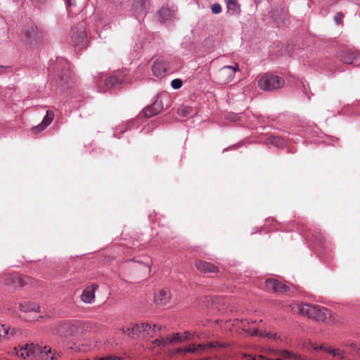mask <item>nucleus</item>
Wrapping results in <instances>:
<instances>
[{"label": "nucleus", "instance_id": "1", "mask_svg": "<svg viewBox=\"0 0 360 360\" xmlns=\"http://www.w3.org/2000/svg\"><path fill=\"white\" fill-rule=\"evenodd\" d=\"M295 306L299 314L318 321H323L330 315L329 311L321 306L309 304H295Z\"/></svg>", "mask_w": 360, "mask_h": 360}, {"label": "nucleus", "instance_id": "2", "mask_svg": "<svg viewBox=\"0 0 360 360\" xmlns=\"http://www.w3.org/2000/svg\"><path fill=\"white\" fill-rule=\"evenodd\" d=\"M284 85V79L278 76L265 75L258 81V86L264 91H274Z\"/></svg>", "mask_w": 360, "mask_h": 360}, {"label": "nucleus", "instance_id": "3", "mask_svg": "<svg viewBox=\"0 0 360 360\" xmlns=\"http://www.w3.org/2000/svg\"><path fill=\"white\" fill-rule=\"evenodd\" d=\"M239 70L237 63L235 66L226 65L221 68L215 75L216 82L219 84H226L231 82L235 77V73Z\"/></svg>", "mask_w": 360, "mask_h": 360}, {"label": "nucleus", "instance_id": "4", "mask_svg": "<svg viewBox=\"0 0 360 360\" xmlns=\"http://www.w3.org/2000/svg\"><path fill=\"white\" fill-rule=\"evenodd\" d=\"M86 42V34L84 24L80 23L71 30L70 43L74 46L83 47Z\"/></svg>", "mask_w": 360, "mask_h": 360}, {"label": "nucleus", "instance_id": "5", "mask_svg": "<svg viewBox=\"0 0 360 360\" xmlns=\"http://www.w3.org/2000/svg\"><path fill=\"white\" fill-rule=\"evenodd\" d=\"M162 328L161 326L154 324L153 327L148 323H141L133 324L131 327L127 328L128 335L132 337L139 336L142 333H146L148 335H151L155 333L156 329L160 330Z\"/></svg>", "mask_w": 360, "mask_h": 360}, {"label": "nucleus", "instance_id": "6", "mask_svg": "<svg viewBox=\"0 0 360 360\" xmlns=\"http://www.w3.org/2000/svg\"><path fill=\"white\" fill-rule=\"evenodd\" d=\"M32 278L27 276H22L18 274H9L7 276L6 283L13 284L16 287H25L32 283Z\"/></svg>", "mask_w": 360, "mask_h": 360}, {"label": "nucleus", "instance_id": "7", "mask_svg": "<svg viewBox=\"0 0 360 360\" xmlns=\"http://www.w3.org/2000/svg\"><path fill=\"white\" fill-rule=\"evenodd\" d=\"M265 287L267 290L278 293H285L290 290L289 286L274 278L266 279Z\"/></svg>", "mask_w": 360, "mask_h": 360}, {"label": "nucleus", "instance_id": "8", "mask_svg": "<svg viewBox=\"0 0 360 360\" xmlns=\"http://www.w3.org/2000/svg\"><path fill=\"white\" fill-rule=\"evenodd\" d=\"M82 323L78 321H73L72 322H64L61 323L63 328L67 329L66 330H59L58 333L61 335L68 336L79 333H82V330L80 329Z\"/></svg>", "mask_w": 360, "mask_h": 360}, {"label": "nucleus", "instance_id": "9", "mask_svg": "<svg viewBox=\"0 0 360 360\" xmlns=\"http://www.w3.org/2000/svg\"><path fill=\"white\" fill-rule=\"evenodd\" d=\"M54 116L53 111L51 110H47L42 122L39 124L32 128L33 133L37 134L44 130L52 122Z\"/></svg>", "mask_w": 360, "mask_h": 360}, {"label": "nucleus", "instance_id": "10", "mask_svg": "<svg viewBox=\"0 0 360 360\" xmlns=\"http://www.w3.org/2000/svg\"><path fill=\"white\" fill-rule=\"evenodd\" d=\"M195 266L198 271L204 274L218 272V267L217 266L203 260H196Z\"/></svg>", "mask_w": 360, "mask_h": 360}, {"label": "nucleus", "instance_id": "11", "mask_svg": "<svg viewBox=\"0 0 360 360\" xmlns=\"http://www.w3.org/2000/svg\"><path fill=\"white\" fill-rule=\"evenodd\" d=\"M162 109V101L157 100L151 105L144 108L143 114L145 117H150L160 113Z\"/></svg>", "mask_w": 360, "mask_h": 360}, {"label": "nucleus", "instance_id": "12", "mask_svg": "<svg viewBox=\"0 0 360 360\" xmlns=\"http://www.w3.org/2000/svg\"><path fill=\"white\" fill-rule=\"evenodd\" d=\"M23 32L25 37V40L30 43L39 40L42 36L37 27L34 26H31L26 30H24Z\"/></svg>", "mask_w": 360, "mask_h": 360}, {"label": "nucleus", "instance_id": "13", "mask_svg": "<svg viewBox=\"0 0 360 360\" xmlns=\"http://www.w3.org/2000/svg\"><path fill=\"white\" fill-rule=\"evenodd\" d=\"M98 285L94 284L91 287L84 289L81 295V300L85 303H91L95 298V291Z\"/></svg>", "mask_w": 360, "mask_h": 360}, {"label": "nucleus", "instance_id": "14", "mask_svg": "<svg viewBox=\"0 0 360 360\" xmlns=\"http://www.w3.org/2000/svg\"><path fill=\"white\" fill-rule=\"evenodd\" d=\"M152 70L153 74L158 77H162L164 76V74L167 70V63L162 59L156 60L153 66Z\"/></svg>", "mask_w": 360, "mask_h": 360}, {"label": "nucleus", "instance_id": "15", "mask_svg": "<svg viewBox=\"0 0 360 360\" xmlns=\"http://www.w3.org/2000/svg\"><path fill=\"white\" fill-rule=\"evenodd\" d=\"M171 298L170 292L167 290H161L156 292L154 296L155 302L158 305L167 304Z\"/></svg>", "mask_w": 360, "mask_h": 360}, {"label": "nucleus", "instance_id": "16", "mask_svg": "<svg viewBox=\"0 0 360 360\" xmlns=\"http://www.w3.org/2000/svg\"><path fill=\"white\" fill-rule=\"evenodd\" d=\"M359 53L352 51H345L340 53L339 58L345 64H352L356 60Z\"/></svg>", "mask_w": 360, "mask_h": 360}, {"label": "nucleus", "instance_id": "17", "mask_svg": "<svg viewBox=\"0 0 360 360\" xmlns=\"http://www.w3.org/2000/svg\"><path fill=\"white\" fill-rule=\"evenodd\" d=\"M25 347L30 356H35L39 353H45L46 354L51 353V349L46 350V347H44L43 349H41L39 345L32 343L30 345L27 344L25 345Z\"/></svg>", "mask_w": 360, "mask_h": 360}, {"label": "nucleus", "instance_id": "18", "mask_svg": "<svg viewBox=\"0 0 360 360\" xmlns=\"http://www.w3.org/2000/svg\"><path fill=\"white\" fill-rule=\"evenodd\" d=\"M146 8V0H134L133 11L137 18L145 12Z\"/></svg>", "mask_w": 360, "mask_h": 360}, {"label": "nucleus", "instance_id": "19", "mask_svg": "<svg viewBox=\"0 0 360 360\" xmlns=\"http://www.w3.org/2000/svg\"><path fill=\"white\" fill-rule=\"evenodd\" d=\"M179 336L178 334H173L172 337H166V338H156L155 342L157 343V345L158 347H167L170 343H174L176 341L179 340L177 337Z\"/></svg>", "mask_w": 360, "mask_h": 360}, {"label": "nucleus", "instance_id": "20", "mask_svg": "<svg viewBox=\"0 0 360 360\" xmlns=\"http://www.w3.org/2000/svg\"><path fill=\"white\" fill-rule=\"evenodd\" d=\"M20 309L24 312L38 311L39 306L34 302H25L20 304Z\"/></svg>", "mask_w": 360, "mask_h": 360}, {"label": "nucleus", "instance_id": "21", "mask_svg": "<svg viewBox=\"0 0 360 360\" xmlns=\"http://www.w3.org/2000/svg\"><path fill=\"white\" fill-rule=\"evenodd\" d=\"M226 4L228 12L231 14L239 13L240 8V5L238 4L237 0H224Z\"/></svg>", "mask_w": 360, "mask_h": 360}, {"label": "nucleus", "instance_id": "22", "mask_svg": "<svg viewBox=\"0 0 360 360\" xmlns=\"http://www.w3.org/2000/svg\"><path fill=\"white\" fill-rule=\"evenodd\" d=\"M123 79L116 76H112L107 78L105 81V84L108 88L116 87L122 83Z\"/></svg>", "mask_w": 360, "mask_h": 360}, {"label": "nucleus", "instance_id": "23", "mask_svg": "<svg viewBox=\"0 0 360 360\" xmlns=\"http://www.w3.org/2000/svg\"><path fill=\"white\" fill-rule=\"evenodd\" d=\"M269 142L276 147H282L285 144L284 140L278 136H271Z\"/></svg>", "mask_w": 360, "mask_h": 360}, {"label": "nucleus", "instance_id": "24", "mask_svg": "<svg viewBox=\"0 0 360 360\" xmlns=\"http://www.w3.org/2000/svg\"><path fill=\"white\" fill-rule=\"evenodd\" d=\"M1 328H2L1 331L4 333H2L1 336H3L4 338H9V334H11V335H14L17 333V329L15 328H6L4 326H2Z\"/></svg>", "mask_w": 360, "mask_h": 360}, {"label": "nucleus", "instance_id": "25", "mask_svg": "<svg viewBox=\"0 0 360 360\" xmlns=\"http://www.w3.org/2000/svg\"><path fill=\"white\" fill-rule=\"evenodd\" d=\"M176 334L179 335L177 338H179V340L176 341L175 342H182V341H185V340H191V335L189 331H186V332H184L182 334L179 333H176Z\"/></svg>", "mask_w": 360, "mask_h": 360}, {"label": "nucleus", "instance_id": "26", "mask_svg": "<svg viewBox=\"0 0 360 360\" xmlns=\"http://www.w3.org/2000/svg\"><path fill=\"white\" fill-rule=\"evenodd\" d=\"M177 112L181 117H188L191 114V108L188 107H181L178 109Z\"/></svg>", "mask_w": 360, "mask_h": 360}, {"label": "nucleus", "instance_id": "27", "mask_svg": "<svg viewBox=\"0 0 360 360\" xmlns=\"http://www.w3.org/2000/svg\"><path fill=\"white\" fill-rule=\"evenodd\" d=\"M159 13L164 20L169 19V18L172 15L171 11L165 8L160 9Z\"/></svg>", "mask_w": 360, "mask_h": 360}, {"label": "nucleus", "instance_id": "28", "mask_svg": "<svg viewBox=\"0 0 360 360\" xmlns=\"http://www.w3.org/2000/svg\"><path fill=\"white\" fill-rule=\"evenodd\" d=\"M280 355L283 358L286 359H292L295 358V355L293 354L290 353V352H288V350L280 351Z\"/></svg>", "mask_w": 360, "mask_h": 360}, {"label": "nucleus", "instance_id": "29", "mask_svg": "<svg viewBox=\"0 0 360 360\" xmlns=\"http://www.w3.org/2000/svg\"><path fill=\"white\" fill-rule=\"evenodd\" d=\"M183 84L182 80L180 79H175L172 81V87L174 89H178L181 87Z\"/></svg>", "mask_w": 360, "mask_h": 360}, {"label": "nucleus", "instance_id": "30", "mask_svg": "<svg viewBox=\"0 0 360 360\" xmlns=\"http://www.w3.org/2000/svg\"><path fill=\"white\" fill-rule=\"evenodd\" d=\"M211 9L214 14H219L221 11V7L219 4H213Z\"/></svg>", "mask_w": 360, "mask_h": 360}, {"label": "nucleus", "instance_id": "31", "mask_svg": "<svg viewBox=\"0 0 360 360\" xmlns=\"http://www.w3.org/2000/svg\"><path fill=\"white\" fill-rule=\"evenodd\" d=\"M331 354L334 356H339V357H340V359H343L344 358V352L342 350L339 349H331Z\"/></svg>", "mask_w": 360, "mask_h": 360}, {"label": "nucleus", "instance_id": "32", "mask_svg": "<svg viewBox=\"0 0 360 360\" xmlns=\"http://www.w3.org/2000/svg\"><path fill=\"white\" fill-rule=\"evenodd\" d=\"M146 347L150 349V350H153L156 347H158L157 345V343L155 342V340H148L147 342H146Z\"/></svg>", "mask_w": 360, "mask_h": 360}, {"label": "nucleus", "instance_id": "33", "mask_svg": "<svg viewBox=\"0 0 360 360\" xmlns=\"http://www.w3.org/2000/svg\"><path fill=\"white\" fill-rule=\"evenodd\" d=\"M206 345L207 346V348H214V347H224L223 344H221V343H219L218 342H210L209 344H207Z\"/></svg>", "mask_w": 360, "mask_h": 360}, {"label": "nucleus", "instance_id": "34", "mask_svg": "<svg viewBox=\"0 0 360 360\" xmlns=\"http://www.w3.org/2000/svg\"><path fill=\"white\" fill-rule=\"evenodd\" d=\"M195 345H191L188 347L185 348L186 353H196L195 352Z\"/></svg>", "mask_w": 360, "mask_h": 360}, {"label": "nucleus", "instance_id": "35", "mask_svg": "<svg viewBox=\"0 0 360 360\" xmlns=\"http://www.w3.org/2000/svg\"><path fill=\"white\" fill-rule=\"evenodd\" d=\"M248 333H250L251 335H259L262 336V332L259 330V329H253L252 331L247 330Z\"/></svg>", "mask_w": 360, "mask_h": 360}, {"label": "nucleus", "instance_id": "36", "mask_svg": "<svg viewBox=\"0 0 360 360\" xmlns=\"http://www.w3.org/2000/svg\"><path fill=\"white\" fill-rule=\"evenodd\" d=\"M20 356H22L23 359H25L26 357H30L28 353H27V349H25V347L24 346L23 347L21 348L20 349Z\"/></svg>", "mask_w": 360, "mask_h": 360}, {"label": "nucleus", "instance_id": "37", "mask_svg": "<svg viewBox=\"0 0 360 360\" xmlns=\"http://www.w3.org/2000/svg\"><path fill=\"white\" fill-rule=\"evenodd\" d=\"M221 300V297H215L212 302H213V304L215 306L216 308L219 309V310H221V309L220 308V307L219 306V303Z\"/></svg>", "mask_w": 360, "mask_h": 360}, {"label": "nucleus", "instance_id": "38", "mask_svg": "<svg viewBox=\"0 0 360 360\" xmlns=\"http://www.w3.org/2000/svg\"><path fill=\"white\" fill-rule=\"evenodd\" d=\"M195 352H198V351L200 350H204L207 348V346L204 344H197L195 345Z\"/></svg>", "mask_w": 360, "mask_h": 360}, {"label": "nucleus", "instance_id": "39", "mask_svg": "<svg viewBox=\"0 0 360 360\" xmlns=\"http://www.w3.org/2000/svg\"><path fill=\"white\" fill-rule=\"evenodd\" d=\"M349 347L354 351H356V354L360 356V347H357V345L354 343L350 344Z\"/></svg>", "mask_w": 360, "mask_h": 360}, {"label": "nucleus", "instance_id": "40", "mask_svg": "<svg viewBox=\"0 0 360 360\" xmlns=\"http://www.w3.org/2000/svg\"><path fill=\"white\" fill-rule=\"evenodd\" d=\"M343 18V15L342 13H338L337 15L335 17V20L338 24H340L341 22V20Z\"/></svg>", "mask_w": 360, "mask_h": 360}, {"label": "nucleus", "instance_id": "41", "mask_svg": "<svg viewBox=\"0 0 360 360\" xmlns=\"http://www.w3.org/2000/svg\"><path fill=\"white\" fill-rule=\"evenodd\" d=\"M174 354H180L183 356H184L186 354V352H185V348H177L175 349L174 351Z\"/></svg>", "mask_w": 360, "mask_h": 360}, {"label": "nucleus", "instance_id": "42", "mask_svg": "<svg viewBox=\"0 0 360 360\" xmlns=\"http://www.w3.org/2000/svg\"><path fill=\"white\" fill-rule=\"evenodd\" d=\"M60 352H55L51 356V360H58L60 357Z\"/></svg>", "mask_w": 360, "mask_h": 360}, {"label": "nucleus", "instance_id": "43", "mask_svg": "<svg viewBox=\"0 0 360 360\" xmlns=\"http://www.w3.org/2000/svg\"><path fill=\"white\" fill-rule=\"evenodd\" d=\"M6 69H7L6 67L0 66V74L4 72Z\"/></svg>", "mask_w": 360, "mask_h": 360}, {"label": "nucleus", "instance_id": "44", "mask_svg": "<svg viewBox=\"0 0 360 360\" xmlns=\"http://www.w3.org/2000/svg\"><path fill=\"white\" fill-rule=\"evenodd\" d=\"M331 349H333L330 347V348H327V349H326V351L328 353L331 354Z\"/></svg>", "mask_w": 360, "mask_h": 360}, {"label": "nucleus", "instance_id": "45", "mask_svg": "<svg viewBox=\"0 0 360 360\" xmlns=\"http://www.w3.org/2000/svg\"><path fill=\"white\" fill-rule=\"evenodd\" d=\"M245 357H249L250 360H255L253 358H251L250 355H245Z\"/></svg>", "mask_w": 360, "mask_h": 360}, {"label": "nucleus", "instance_id": "46", "mask_svg": "<svg viewBox=\"0 0 360 360\" xmlns=\"http://www.w3.org/2000/svg\"><path fill=\"white\" fill-rule=\"evenodd\" d=\"M67 3H68V6H70V5H71V0H67Z\"/></svg>", "mask_w": 360, "mask_h": 360}, {"label": "nucleus", "instance_id": "47", "mask_svg": "<svg viewBox=\"0 0 360 360\" xmlns=\"http://www.w3.org/2000/svg\"><path fill=\"white\" fill-rule=\"evenodd\" d=\"M2 335V331H1V329H0V337H1Z\"/></svg>", "mask_w": 360, "mask_h": 360}, {"label": "nucleus", "instance_id": "48", "mask_svg": "<svg viewBox=\"0 0 360 360\" xmlns=\"http://www.w3.org/2000/svg\"><path fill=\"white\" fill-rule=\"evenodd\" d=\"M39 1H44V0H38Z\"/></svg>", "mask_w": 360, "mask_h": 360}]
</instances>
